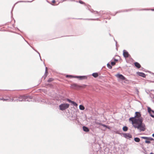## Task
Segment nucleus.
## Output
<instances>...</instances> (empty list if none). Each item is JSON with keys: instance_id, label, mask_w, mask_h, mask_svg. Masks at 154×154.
Here are the masks:
<instances>
[{"instance_id": "25", "label": "nucleus", "mask_w": 154, "mask_h": 154, "mask_svg": "<svg viewBox=\"0 0 154 154\" xmlns=\"http://www.w3.org/2000/svg\"><path fill=\"white\" fill-rule=\"evenodd\" d=\"M150 140H146L145 141V142L146 143H150Z\"/></svg>"}, {"instance_id": "36", "label": "nucleus", "mask_w": 154, "mask_h": 154, "mask_svg": "<svg viewBox=\"0 0 154 154\" xmlns=\"http://www.w3.org/2000/svg\"><path fill=\"white\" fill-rule=\"evenodd\" d=\"M37 52L39 54V55H40V54H39V52ZM39 56H40V55H39Z\"/></svg>"}, {"instance_id": "32", "label": "nucleus", "mask_w": 154, "mask_h": 154, "mask_svg": "<svg viewBox=\"0 0 154 154\" xmlns=\"http://www.w3.org/2000/svg\"><path fill=\"white\" fill-rule=\"evenodd\" d=\"M114 60L115 61H118V60L117 59H114Z\"/></svg>"}, {"instance_id": "1", "label": "nucleus", "mask_w": 154, "mask_h": 154, "mask_svg": "<svg viewBox=\"0 0 154 154\" xmlns=\"http://www.w3.org/2000/svg\"><path fill=\"white\" fill-rule=\"evenodd\" d=\"M141 114L139 112H136L134 117L130 118L129 119L130 121L132 122L133 126L137 128L140 131H144L146 130L145 124L142 123L143 120L140 118Z\"/></svg>"}, {"instance_id": "16", "label": "nucleus", "mask_w": 154, "mask_h": 154, "mask_svg": "<svg viewBox=\"0 0 154 154\" xmlns=\"http://www.w3.org/2000/svg\"><path fill=\"white\" fill-rule=\"evenodd\" d=\"M92 75L95 78L97 77L98 76V74L97 73H94L92 74Z\"/></svg>"}, {"instance_id": "8", "label": "nucleus", "mask_w": 154, "mask_h": 154, "mask_svg": "<svg viewBox=\"0 0 154 154\" xmlns=\"http://www.w3.org/2000/svg\"><path fill=\"white\" fill-rule=\"evenodd\" d=\"M25 97V96H20V97L19 99L17 100H18L19 101H24Z\"/></svg>"}, {"instance_id": "37", "label": "nucleus", "mask_w": 154, "mask_h": 154, "mask_svg": "<svg viewBox=\"0 0 154 154\" xmlns=\"http://www.w3.org/2000/svg\"><path fill=\"white\" fill-rule=\"evenodd\" d=\"M150 154H154L153 153H152V152H151Z\"/></svg>"}, {"instance_id": "19", "label": "nucleus", "mask_w": 154, "mask_h": 154, "mask_svg": "<svg viewBox=\"0 0 154 154\" xmlns=\"http://www.w3.org/2000/svg\"><path fill=\"white\" fill-rule=\"evenodd\" d=\"M134 140L135 142H140V140L139 138L136 137L134 138Z\"/></svg>"}, {"instance_id": "27", "label": "nucleus", "mask_w": 154, "mask_h": 154, "mask_svg": "<svg viewBox=\"0 0 154 154\" xmlns=\"http://www.w3.org/2000/svg\"><path fill=\"white\" fill-rule=\"evenodd\" d=\"M66 77H73L72 75H67L66 76Z\"/></svg>"}, {"instance_id": "35", "label": "nucleus", "mask_w": 154, "mask_h": 154, "mask_svg": "<svg viewBox=\"0 0 154 154\" xmlns=\"http://www.w3.org/2000/svg\"><path fill=\"white\" fill-rule=\"evenodd\" d=\"M151 10L152 11H154V9H152Z\"/></svg>"}, {"instance_id": "15", "label": "nucleus", "mask_w": 154, "mask_h": 154, "mask_svg": "<svg viewBox=\"0 0 154 154\" xmlns=\"http://www.w3.org/2000/svg\"><path fill=\"white\" fill-rule=\"evenodd\" d=\"M83 131H85L88 132V131H89V129L88 128H87L86 127L83 126Z\"/></svg>"}, {"instance_id": "24", "label": "nucleus", "mask_w": 154, "mask_h": 154, "mask_svg": "<svg viewBox=\"0 0 154 154\" xmlns=\"http://www.w3.org/2000/svg\"><path fill=\"white\" fill-rule=\"evenodd\" d=\"M53 80V78H50V79H49L48 80V82H51Z\"/></svg>"}, {"instance_id": "17", "label": "nucleus", "mask_w": 154, "mask_h": 154, "mask_svg": "<svg viewBox=\"0 0 154 154\" xmlns=\"http://www.w3.org/2000/svg\"><path fill=\"white\" fill-rule=\"evenodd\" d=\"M79 108L81 110H83L85 109V108L83 106L80 105L79 106Z\"/></svg>"}, {"instance_id": "29", "label": "nucleus", "mask_w": 154, "mask_h": 154, "mask_svg": "<svg viewBox=\"0 0 154 154\" xmlns=\"http://www.w3.org/2000/svg\"><path fill=\"white\" fill-rule=\"evenodd\" d=\"M46 73H48L47 68V67L45 68V74Z\"/></svg>"}, {"instance_id": "31", "label": "nucleus", "mask_w": 154, "mask_h": 154, "mask_svg": "<svg viewBox=\"0 0 154 154\" xmlns=\"http://www.w3.org/2000/svg\"><path fill=\"white\" fill-rule=\"evenodd\" d=\"M55 2V0H54L52 1V2L53 3H54Z\"/></svg>"}, {"instance_id": "26", "label": "nucleus", "mask_w": 154, "mask_h": 154, "mask_svg": "<svg viewBox=\"0 0 154 154\" xmlns=\"http://www.w3.org/2000/svg\"><path fill=\"white\" fill-rule=\"evenodd\" d=\"M116 63L115 62L112 61L111 62V64L112 66H114L115 65Z\"/></svg>"}, {"instance_id": "11", "label": "nucleus", "mask_w": 154, "mask_h": 154, "mask_svg": "<svg viewBox=\"0 0 154 154\" xmlns=\"http://www.w3.org/2000/svg\"><path fill=\"white\" fill-rule=\"evenodd\" d=\"M8 98L7 99H4L3 98V101H7L8 100L9 101H13L14 100V99H11L10 97H8Z\"/></svg>"}, {"instance_id": "9", "label": "nucleus", "mask_w": 154, "mask_h": 154, "mask_svg": "<svg viewBox=\"0 0 154 154\" xmlns=\"http://www.w3.org/2000/svg\"><path fill=\"white\" fill-rule=\"evenodd\" d=\"M137 74L140 76L143 77H146V75L143 73L142 72H138Z\"/></svg>"}, {"instance_id": "14", "label": "nucleus", "mask_w": 154, "mask_h": 154, "mask_svg": "<svg viewBox=\"0 0 154 154\" xmlns=\"http://www.w3.org/2000/svg\"><path fill=\"white\" fill-rule=\"evenodd\" d=\"M134 65L135 66H136L137 68H139L141 67L140 64L137 62H136L135 63Z\"/></svg>"}, {"instance_id": "4", "label": "nucleus", "mask_w": 154, "mask_h": 154, "mask_svg": "<svg viewBox=\"0 0 154 154\" xmlns=\"http://www.w3.org/2000/svg\"><path fill=\"white\" fill-rule=\"evenodd\" d=\"M115 76L118 78L122 80H125V77L122 74H117Z\"/></svg>"}, {"instance_id": "13", "label": "nucleus", "mask_w": 154, "mask_h": 154, "mask_svg": "<svg viewBox=\"0 0 154 154\" xmlns=\"http://www.w3.org/2000/svg\"><path fill=\"white\" fill-rule=\"evenodd\" d=\"M31 98L30 97H28L27 96H25V98L24 99V101H31Z\"/></svg>"}, {"instance_id": "10", "label": "nucleus", "mask_w": 154, "mask_h": 154, "mask_svg": "<svg viewBox=\"0 0 154 154\" xmlns=\"http://www.w3.org/2000/svg\"><path fill=\"white\" fill-rule=\"evenodd\" d=\"M142 138L144 139H146L147 140H154V139L151 137H142Z\"/></svg>"}, {"instance_id": "21", "label": "nucleus", "mask_w": 154, "mask_h": 154, "mask_svg": "<svg viewBox=\"0 0 154 154\" xmlns=\"http://www.w3.org/2000/svg\"><path fill=\"white\" fill-rule=\"evenodd\" d=\"M72 104H73V105L75 106H77V103H76L75 102L72 101V102L71 103Z\"/></svg>"}, {"instance_id": "2", "label": "nucleus", "mask_w": 154, "mask_h": 154, "mask_svg": "<svg viewBox=\"0 0 154 154\" xmlns=\"http://www.w3.org/2000/svg\"><path fill=\"white\" fill-rule=\"evenodd\" d=\"M69 104L68 103H63L60 105L59 109L61 110H64L69 108Z\"/></svg>"}, {"instance_id": "30", "label": "nucleus", "mask_w": 154, "mask_h": 154, "mask_svg": "<svg viewBox=\"0 0 154 154\" xmlns=\"http://www.w3.org/2000/svg\"><path fill=\"white\" fill-rule=\"evenodd\" d=\"M79 2L81 3V4H84V2H82V1H79Z\"/></svg>"}, {"instance_id": "38", "label": "nucleus", "mask_w": 154, "mask_h": 154, "mask_svg": "<svg viewBox=\"0 0 154 154\" xmlns=\"http://www.w3.org/2000/svg\"><path fill=\"white\" fill-rule=\"evenodd\" d=\"M84 86H86V85H84Z\"/></svg>"}, {"instance_id": "6", "label": "nucleus", "mask_w": 154, "mask_h": 154, "mask_svg": "<svg viewBox=\"0 0 154 154\" xmlns=\"http://www.w3.org/2000/svg\"><path fill=\"white\" fill-rule=\"evenodd\" d=\"M124 137L127 139L132 137V135L129 133H126L124 134Z\"/></svg>"}, {"instance_id": "23", "label": "nucleus", "mask_w": 154, "mask_h": 154, "mask_svg": "<svg viewBox=\"0 0 154 154\" xmlns=\"http://www.w3.org/2000/svg\"><path fill=\"white\" fill-rule=\"evenodd\" d=\"M47 73H46V74H45L43 76V77L45 79L47 77Z\"/></svg>"}, {"instance_id": "12", "label": "nucleus", "mask_w": 154, "mask_h": 154, "mask_svg": "<svg viewBox=\"0 0 154 154\" xmlns=\"http://www.w3.org/2000/svg\"><path fill=\"white\" fill-rule=\"evenodd\" d=\"M75 78H79L80 79H86L87 78V77L86 76H76L75 77Z\"/></svg>"}, {"instance_id": "5", "label": "nucleus", "mask_w": 154, "mask_h": 154, "mask_svg": "<svg viewBox=\"0 0 154 154\" xmlns=\"http://www.w3.org/2000/svg\"><path fill=\"white\" fill-rule=\"evenodd\" d=\"M123 52V55L124 57L125 58L128 57L129 55L128 52L125 50H124Z\"/></svg>"}, {"instance_id": "22", "label": "nucleus", "mask_w": 154, "mask_h": 154, "mask_svg": "<svg viewBox=\"0 0 154 154\" xmlns=\"http://www.w3.org/2000/svg\"><path fill=\"white\" fill-rule=\"evenodd\" d=\"M107 66L108 67L109 69H111L112 68V66L109 63L107 64Z\"/></svg>"}, {"instance_id": "7", "label": "nucleus", "mask_w": 154, "mask_h": 154, "mask_svg": "<svg viewBox=\"0 0 154 154\" xmlns=\"http://www.w3.org/2000/svg\"><path fill=\"white\" fill-rule=\"evenodd\" d=\"M95 123L96 124L101 125V126H103V127H106V128L107 127V126L106 125L103 124H102L100 123V122H99L98 121H95Z\"/></svg>"}, {"instance_id": "28", "label": "nucleus", "mask_w": 154, "mask_h": 154, "mask_svg": "<svg viewBox=\"0 0 154 154\" xmlns=\"http://www.w3.org/2000/svg\"><path fill=\"white\" fill-rule=\"evenodd\" d=\"M67 101H68L69 102V103H71L72 102V101L71 100H70V99H67Z\"/></svg>"}, {"instance_id": "20", "label": "nucleus", "mask_w": 154, "mask_h": 154, "mask_svg": "<svg viewBox=\"0 0 154 154\" xmlns=\"http://www.w3.org/2000/svg\"><path fill=\"white\" fill-rule=\"evenodd\" d=\"M128 129V127L126 126H124L123 128V130L125 131H127Z\"/></svg>"}, {"instance_id": "3", "label": "nucleus", "mask_w": 154, "mask_h": 154, "mask_svg": "<svg viewBox=\"0 0 154 154\" xmlns=\"http://www.w3.org/2000/svg\"><path fill=\"white\" fill-rule=\"evenodd\" d=\"M148 111L151 116L154 118V111L151 109L149 107H148Z\"/></svg>"}, {"instance_id": "18", "label": "nucleus", "mask_w": 154, "mask_h": 154, "mask_svg": "<svg viewBox=\"0 0 154 154\" xmlns=\"http://www.w3.org/2000/svg\"><path fill=\"white\" fill-rule=\"evenodd\" d=\"M71 86H72V88H75L76 87H77L78 86V85L76 84H72L71 85Z\"/></svg>"}, {"instance_id": "33", "label": "nucleus", "mask_w": 154, "mask_h": 154, "mask_svg": "<svg viewBox=\"0 0 154 154\" xmlns=\"http://www.w3.org/2000/svg\"><path fill=\"white\" fill-rule=\"evenodd\" d=\"M0 100H3V98H0Z\"/></svg>"}, {"instance_id": "34", "label": "nucleus", "mask_w": 154, "mask_h": 154, "mask_svg": "<svg viewBox=\"0 0 154 154\" xmlns=\"http://www.w3.org/2000/svg\"><path fill=\"white\" fill-rule=\"evenodd\" d=\"M152 136L153 137H154V134H152Z\"/></svg>"}]
</instances>
